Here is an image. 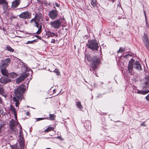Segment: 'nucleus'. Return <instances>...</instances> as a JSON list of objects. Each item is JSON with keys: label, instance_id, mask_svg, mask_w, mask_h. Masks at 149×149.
Masks as SVG:
<instances>
[{"label": "nucleus", "instance_id": "1", "mask_svg": "<svg viewBox=\"0 0 149 149\" xmlns=\"http://www.w3.org/2000/svg\"><path fill=\"white\" fill-rule=\"evenodd\" d=\"M26 87L25 85H22L14 90L15 95H14L13 100L15 102V106L16 107H18L19 104V102L22 100V97L25 91Z\"/></svg>", "mask_w": 149, "mask_h": 149}, {"label": "nucleus", "instance_id": "2", "mask_svg": "<svg viewBox=\"0 0 149 149\" xmlns=\"http://www.w3.org/2000/svg\"><path fill=\"white\" fill-rule=\"evenodd\" d=\"M43 21L42 14L39 12L36 13L34 18L30 21V23L32 24H35V26L38 28L36 33L40 34L42 30V22Z\"/></svg>", "mask_w": 149, "mask_h": 149}, {"label": "nucleus", "instance_id": "3", "mask_svg": "<svg viewBox=\"0 0 149 149\" xmlns=\"http://www.w3.org/2000/svg\"><path fill=\"white\" fill-rule=\"evenodd\" d=\"M88 47L93 51L97 50L98 45L96 40H94L89 41L88 43Z\"/></svg>", "mask_w": 149, "mask_h": 149}, {"label": "nucleus", "instance_id": "4", "mask_svg": "<svg viewBox=\"0 0 149 149\" xmlns=\"http://www.w3.org/2000/svg\"><path fill=\"white\" fill-rule=\"evenodd\" d=\"M85 58L89 61H91L92 60V58L89 55H86L85 56ZM93 64L94 65H99L100 64V59H97L95 58L93 60Z\"/></svg>", "mask_w": 149, "mask_h": 149}, {"label": "nucleus", "instance_id": "5", "mask_svg": "<svg viewBox=\"0 0 149 149\" xmlns=\"http://www.w3.org/2000/svg\"><path fill=\"white\" fill-rule=\"evenodd\" d=\"M61 22L59 20H54L53 22H50V24L53 27L58 29L61 26Z\"/></svg>", "mask_w": 149, "mask_h": 149}, {"label": "nucleus", "instance_id": "6", "mask_svg": "<svg viewBox=\"0 0 149 149\" xmlns=\"http://www.w3.org/2000/svg\"><path fill=\"white\" fill-rule=\"evenodd\" d=\"M143 41L145 46L149 51V40L147 34L144 33L143 37Z\"/></svg>", "mask_w": 149, "mask_h": 149}, {"label": "nucleus", "instance_id": "7", "mask_svg": "<svg viewBox=\"0 0 149 149\" xmlns=\"http://www.w3.org/2000/svg\"><path fill=\"white\" fill-rule=\"evenodd\" d=\"M11 79L7 76L2 77L0 79V82L3 85L11 82Z\"/></svg>", "mask_w": 149, "mask_h": 149}, {"label": "nucleus", "instance_id": "8", "mask_svg": "<svg viewBox=\"0 0 149 149\" xmlns=\"http://www.w3.org/2000/svg\"><path fill=\"white\" fill-rule=\"evenodd\" d=\"M29 75V73H26L20 76L16 79V83L17 84L20 83L27 77Z\"/></svg>", "mask_w": 149, "mask_h": 149}, {"label": "nucleus", "instance_id": "9", "mask_svg": "<svg viewBox=\"0 0 149 149\" xmlns=\"http://www.w3.org/2000/svg\"><path fill=\"white\" fill-rule=\"evenodd\" d=\"M19 17L21 18L24 19H29L31 18V15L27 11L24 12L19 15Z\"/></svg>", "mask_w": 149, "mask_h": 149}, {"label": "nucleus", "instance_id": "10", "mask_svg": "<svg viewBox=\"0 0 149 149\" xmlns=\"http://www.w3.org/2000/svg\"><path fill=\"white\" fill-rule=\"evenodd\" d=\"M6 66H0V69L2 74L8 77L9 73L8 72V70L6 68Z\"/></svg>", "mask_w": 149, "mask_h": 149}, {"label": "nucleus", "instance_id": "11", "mask_svg": "<svg viewBox=\"0 0 149 149\" xmlns=\"http://www.w3.org/2000/svg\"><path fill=\"white\" fill-rule=\"evenodd\" d=\"M58 15L57 11L55 10L50 11L49 13V17L53 19H55Z\"/></svg>", "mask_w": 149, "mask_h": 149}, {"label": "nucleus", "instance_id": "12", "mask_svg": "<svg viewBox=\"0 0 149 149\" xmlns=\"http://www.w3.org/2000/svg\"><path fill=\"white\" fill-rule=\"evenodd\" d=\"M46 34L48 38L54 37L55 36L56 37H58V35L57 33H55L49 31H46Z\"/></svg>", "mask_w": 149, "mask_h": 149}, {"label": "nucleus", "instance_id": "13", "mask_svg": "<svg viewBox=\"0 0 149 149\" xmlns=\"http://www.w3.org/2000/svg\"><path fill=\"white\" fill-rule=\"evenodd\" d=\"M17 123L13 119H12L10 121L9 125L10 129L11 130H14V128L17 125Z\"/></svg>", "mask_w": 149, "mask_h": 149}, {"label": "nucleus", "instance_id": "14", "mask_svg": "<svg viewBox=\"0 0 149 149\" xmlns=\"http://www.w3.org/2000/svg\"><path fill=\"white\" fill-rule=\"evenodd\" d=\"M84 125L87 130L89 131L91 130V125L90 121L88 120L86 121V122L84 123Z\"/></svg>", "mask_w": 149, "mask_h": 149}, {"label": "nucleus", "instance_id": "15", "mask_svg": "<svg viewBox=\"0 0 149 149\" xmlns=\"http://www.w3.org/2000/svg\"><path fill=\"white\" fill-rule=\"evenodd\" d=\"M19 144L21 145V148L24 147L25 143L24 136H19Z\"/></svg>", "mask_w": 149, "mask_h": 149}, {"label": "nucleus", "instance_id": "16", "mask_svg": "<svg viewBox=\"0 0 149 149\" xmlns=\"http://www.w3.org/2000/svg\"><path fill=\"white\" fill-rule=\"evenodd\" d=\"M0 4L3 6L4 10H6L8 8V3L6 0H0Z\"/></svg>", "mask_w": 149, "mask_h": 149}, {"label": "nucleus", "instance_id": "17", "mask_svg": "<svg viewBox=\"0 0 149 149\" xmlns=\"http://www.w3.org/2000/svg\"><path fill=\"white\" fill-rule=\"evenodd\" d=\"M20 0H15L13 1L12 3V8H15L17 7L20 3Z\"/></svg>", "mask_w": 149, "mask_h": 149}, {"label": "nucleus", "instance_id": "18", "mask_svg": "<svg viewBox=\"0 0 149 149\" xmlns=\"http://www.w3.org/2000/svg\"><path fill=\"white\" fill-rule=\"evenodd\" d=\"M21 70L24 73L26 72H29L30 71L32 72V70L30 68L28 67L27 66H22L21 67Z\"/></svg>", "mask_w": 149, "mask_h": 149}, {"label": "nucleus", "instance_id": "19", "mask_svg": "<svg viewBox=\"0 0 149 149\" xmlns=\"http://www.w3.org/2000/svg\"><path fill=\"white\" fill-rule=\"evenodd\" d=\"M134 64L135 65H141L139 61H136L135 62L134 59H131L129 62V65H133Z\"/></svg>", "mask_w": 149, "mask_h": 149}, {"label": "nucleus", "instance_id": "20", "mask_svg": "<svg viewBox=\"0 0 149 149\" xmlns=\"http://www.w3.org/2000/svg\"><path fill=\"white\" fill-rule=\"evenodd\" d=\"M10 58H8L5 59L2 61V65H8L10 64Z\"/></svg>", "mask_w": 149, "mask_h": 149}, {"label": "nucleus", "instance_id": "21", "mask_svg": "<svg viewBox=\"0 0 149 149\" xmlns=\"http://www.w3.org/2000/svg\"><path fill=\"white\" fill-rule=\"evenodd\" d=\"M10 147L11 149H22L21 147V145L19 144H15L13 145H10Z\"/></svg>", "mask_w": 149, "mask_h": 149}, {"label": "nucleus", "instance_id": "22", "mask_svg": "<svg viewBox=\"0 0 149 149\" xmlns=\"http://www.w3.org/2000/svg\"><path fill=\"white\" fill-rule=\"evenodd\" d=\"M10 110L13 112L15 117H16V110L15 107L13 105H11Z\"/></svg>", "mask_w": 149, "mask_h": 149}, {"label": "nucleus", "instance_id": "23", "mask_svg": "<svg viewBox=\"0 0 149 149\" xmlns=\"http://www.w3.org/2000/svg\"><path fill=\"white\" fill-rule=\"evenodd\" d=\"M145 86L143 87V89L146 91H147L149 90V82L148 81H146L144 82Z\"/></svg>", "mask_w": 149, "mask_h": 149}, {"label": "nucleus", "instance_id": "24", "mask_svg": "<svg viewBox=\"0 0 149 149\" xmlns=\"http://www.w3.org/2000/svg\"><path fill=\"white\" fill-rule=\"evenodd\" d=\"M17 76V74L14 72H11L9 73L8 77L12 78H15Z\"/></svg>", "mask_w": 149, "mask_h": 149}, {"label": "nucleus", "instance_id": "25", "mask_svg": "<svg viewBox=\"0 0 149 149\" xmlns=\"http://www.w3.org/2000/svg\"><path fill=\"white\" fill-rule=\"evenodd\" d=\"M149 92V90L147 91H139L137 90V93L138 94H141L144 95H145Z\"/></svg>", "mask_w": 149, "mask_h": 149}, {"label": "nucleus", "instance_id": "26", "mask_svg": "<svg viewBox=\"0 0 149 149\" xmlns=\"http://www.w3.org/2000/svg\"><path fill=\"white\" fill-rule=\"evenodd\" d=\"M133 66H127V71L130 74H132V71L133 68Z\"/></svg>", "mask_w": 149, "mask_h": 149}, {"label": "nucleus", "instance_id": "27", "mask_svg": "<svg viewBox=\"0 0 149 149\" xmlns=\"http://www.w3.org/2000/svg\"><path fill=\"white\" fill-rule=\"evenodd\" d=\"M76 105L77 108L80 109H83V107L81 104V102H76Z\"/></svg>", "mask_w": 149, "mask_h": 149}, {"label": "nucleus", "instance_id": "28", "mask_svg": "<svg viewBox=\"0 0 149 149\" xmlns=\"http://www.w3.org/2000/svg\"><path fill=\"white\" fill-rule=\"evenodd\" d=\"M97 66H90V70L91 71L95 70L97 69Z\"/></svg>", "mask_w": 149, "mask_h": 149}, {"label": "nucleus", "instance_id": "29", "mask_svg": "<svg viewBox=\"0 0 149 149\" xmlns=\"http://www.w3.org/2000/svg\"><path fill=\"white\" fill-rule=\"evenodd\" d=\"M56 116L53 114H50L49 117L48 118H49L51 120H54L55 119Z\"/></svg>", "mask_w": 149, "mask_h": 149}, {"label": "nucleus", "instance_id": "30", "mask_svg": "<svg viewBox=\"0 0 149 149\" xmlns=\"http://www.w3.org/2000/svg\"><path fill=\"white\" fill-rule=\"evenodd\" d=\"M125 52V48L123 47H120L119 49L117 51L118 53H122Z\"/></svg>", "mask_w": 149, "mask_h": 149}, {"label": "nucleus", "instance_id": "31", "mask_svg": "<svg viewBox=\"0 0 149 149\" xmlns=\"http://www.w3.org/2000/svg\"><path fill=\"white\" fill-rule=\"evenodd\" d=\"M96 0H91V3L93 7H95L96 5Z\"/></svg>", "mask_w": 149, "mask_h": 149}, {"label": "nucleus", "instance_id": "32", "mask_svg": "<svg viewBox=\"0 0 149 149\" xmlns=\"http://www.w3.org/2000/svg\"><path fill=\"white\" fill-rule=\"evenodd\" d=\"M44 119L49 120V119H48V118L47 117H44V118H36V120L37 121H39L40 120H44Z\"/></svg>", "mask_w": 149, "mask_h": 149}, {"label": "nucleus", "instance_id": "33", "mask_svg": "<svg viewBox=\"0 0 149 149\" xmlns=\"http://www.w3.org/2000/svg\"><path fill=\"white\" fill-rule=\"evenodd\" d=\"M19 136H24L23 134L22 130L21 125L19 126Z\"/></svg>", "mask_w": 149, "mask_h": 149}, {"label": "nucleus", "instance_id": "34", "mask_svg": "<svg viewBox=\"0 0 149 149\" xmlns=\"http://www.w3.org/2000/svg\"><path fill=\"white\" fill-rule=\"evenodd\" d=\"M6 49L12 52H13L14 51V49L9 45L7 46Z\"/></svg>", "mask_w": 149, "mask_h": 149}, {"label": "nucleus", "instance_id": "35", "mask_svg": "<svg viewBox=\"0 0 149 149\" xmlns=\"http://www.w3.org/2000/svg\"><path fill=\"white\" fill-rule=\"evenodd\" d=\"M53 129V128L52 127H49L47 128L44 131L45 132H48L51 130H52Z\"/></svg>", "mask_w": 149, "mask_h": 149}, {"label": "nucleus", "instance_id": "36", "mask_svg": "<svg viewBox=\"0 0 149 149\" xmlns=\"http://www.w3.org/2000/svg\"><path fill=\"white\" fill-rule=\"evenodd\" d=\"M4 91V89L3 87L0 85V94H3Z\"/></svg>", "mask_w": 149, "mask_h": 149}, {"label": "nucleus", "instance_id": "37", "mask_svg": "<svg viewBox=\"0 0 149 149\" xmlns=\"http://www.w3.org/2000/svg\"><path fill=\"white\" fill-rule=\"evenodd\" d=\"M54 72L56 74V75L57 76H59L60 75V72L58 71V69H55L54 70Z\"/></svg>", "mask_w": 149, "mask_h": 149}, {"label": "nucleus", "instance_id": "38", "mask_svg": "<svg viewBox=\"0 0 149 149\" xmlns=\"http://www.w3.org/2000/svg\"><path fill=\"white\" fill-rule=\"evenodd\" d=\"M13 131H14L15 133V134L16 135L18 134V131L15 128V127L14 128V130H11Z\"/></svg>", "mask_w": 149, "mask_h": 149}, {"label": "nucleus", "instance_id": "39", "mask_svg": "<svg viewBox=\"0 0 149 149\" xmlns=\"http://www.w3.org/2000/svg\"><path fill=\"white\" fill-rule=\"evenodd\" d=\"M3 112V110L2 108L1 107L0 105V115H1L2 114Z\"/></svg>", "mask_w": 149, "mask_h": 149}, {"label": "nucleus", "instance_id": "40", "mask_svg": "<svg viewBox=\"0 0 149 149\" xmlns=\"http://www.w3.org/2000/svg\"><path fill=\"white\" fill-rule=\"evenodd\" d=\"M132 56V54H127L123 56L125 58H128L129 56L131 57Z\"/></svg>", "mask_w": 149, "mask_h": 149}, {"label": "nucleus", "instance_id": "41", "mask_svg": "<svg viewBox=\"0 0 149 149\" xmlns=\"http://www.w3.org/2000/svg\"><path fill=\"white\" fill-rule=\"evenodd\" d=\"M135 68L138 70H142V68L141 67V66H135Z\"/></svg>", "mask_w": 149, "mask_h": 149}, {"label": "nucleus", "instance_id": "42", "mask_svg": "<svg viewBox=\"0 0 149 149\" xmlns=\"http://www.w3.org/2000/svg\"><path fill=\"white\" fill-rule=\"evenodd\" d=\"M145 78L146 79V81H148L149 82V74L146 75L145 76Z\"/></svg>", "mask_w": 149, "mask_h": 149}, {"label": "nucleus", "instance_id": "43", "mask_svg": "<svg viewBox=\"0 0 149 149\" xmlns=\"http://www.w3.org/2000/svg\"><path fill=\"white\" fill-rule=\"evenodd\" d=\"M145 121L143 122L141 124V125L143 126L144 127H145L146 125L145 124Z\"/></svg>", "mask_w": 149, "mask_h": 149}, {"label": "nucleus", "instance_id": "44", "mask_svg": "<svg viewBox=\"0 0 149 149\" xmlns=\"http://www.w3.org/2000/svg\"><path fill=\"white\" fill-rule=\"evenodd\" d=\"M51 42L53 43H54L55 42V40L54 39H52L51 40Z\"/></svg>", "mask_w": 149, "mask_h": 149}, {"label": "nucleus", "instance_id": "45", "mask_svg": "<svg viewBox=\"0 0 149 149\" xmlns=\"http://www.w3.org/2000/svg\"><path fill=\"white\" fill-rule=\"evenodd\" d=\"M146 98L147 101H149V94L146 97Z\"/></svg>", "mask_w": 149, "mask_h": 149}, {"label": "nucleus", "instance_id": "46", "mask_svg": "<svg viewBox=\"0 0 149 149\" xmlns=\"http://www.w3.org/2000/svg\"><path fill=\"white\" fill-rule=\"evenodd\" d=\"M1 95L3 96H4V97L5 98L7 96V95L5 93L4 91V93H3V94Z\"/></svg>", "mask_w": 149, "mask_h": 149}, {"label": "nucleus", "instance_id": "47", "mask_svg": "<svg viewBox=\"0 0 149 149\" xmlns=\"http://www.w3.org/2000/svg\"><path fill=\"white\" fill-rule=\"evenodd\" d=\"M57 138L59 139H60V140L61 141H62V140H63V139L62 138H61V136H58L57 137Z\"/></svg>", "mask_w": 149, "mask_h": 149}, {"label": "nucleus", "instance_id": "48", "mask_svg": "<svg viewBox=\"0 0 149 149\" xmlns=\"http://www.w3.org/2000/svg\"><path fill=\"white\" fill-rule=\"evenodd\" d=\"M3 102V101L2 98L0 97V104H2Z\"/></svg>", "mask_w": 149, "mask_h": 149}, {"label": "nucleus", "instance_id": "49", "mask_svg": "<svg viewBox=\"0 0 149 149\" xmlns=\"http://www.w3.org/2000/svg\"><path fill=\"white\" fill-rule=\"evenodd\" d=\"M33 42V41H28L27 42V44H30V43H32Z\"/></svg>", "mask_w": 149, "mask_h": 149}, {"label": "nucleus", "instance_id": "50", "mask_svg": "<svg viewBox=\"0 0 149 149\" xmlns=\"http://www.w3.org/2000/svg\"><path fill=\"white\" fill-rule=\"evenodd\" d=\"M55 5L57 7H58L59 6V5L57 3H55Z\"/></svg>", "mask_w": 149, "mask_h": 149}, {"label": "nucleus", "instance_id": "51", "mask_svg": "<svg viewBox=\"0 0 149 149\" xmlns=\"http://www.w3.org/2000/svg\"><path fill=\"white\" fill-rule=\"evenodd\" d=\"M3 125H2V124H0V128H1V129H2V127H3Z\"/></svg>", "mask_w": 149, "mask_h": 149}, {"label": "nucleus", "instance_id": "52", "mask_svg": "<svg viewBox=\"0 0 149 149\" xmlns=\"http://www.w3.org/2000/svg\"><path fill=\"white\" fill-rule=\"evenodd\" d=\"M29 112L28 111L26 113V115H29Z\"/></svg>", "mask_w": 149, "mask_h": 149}, {"label": "nucleus", "instance_id": "53", "mask_svg": "<svg viewBox=\"0 0 149 149\" xmlns=\"http://www.w3.org/2000/svg\"><path fill=\"white\" fill-rule=\"evenodd\" d=\"M144 15H145V17L146 18V13H145V11H144Z\"/></svg>", "mask_w": 149, "mask_h": 149}, {"label": "nucleus", "instance_id": "54", "mask_svg": "<svg viewBox=\"0 0 149 149\" xmlns=\"http://www.w3.org/2000/svg\"><path fill=\"white\" fill-rule=\"evenodd\" d=\"M143 68H144V70L145 71L146 70V69H145V66L143 65Z\"/></svg>", "mask_w": 149, "mask_h": 149}, {"label": "nucleus", "instance_id": "55", "mask_svg": "<svg viewBox=\"0 0 149 149\" xmlns=\"http://www.w3.org/2000/svg\"><path fill=\"white\" fill-rule=\"evenodd\" d=\"M1 129H2L1 128H0V133H1Z\"/></svg>", "mask_w": 149, "mask_h": 149}, {"label": "nucleus", "instance_id": "56", "mask_svg": "<svg viewBox=\"0 0 149 149\" xmlns=\"http://www.w3.org/2000/svg\"><path fill=\"white\" fill-rule=\"evenodd\" d=\"M43 68H44V67H43ZM42 68H41L40 69V70H42Z\"/></svg>", "mask_w": 149, "mask_h": 149}, {"label": "nucleus", "instance_id": "57", "mask_svg": "<svg viewBox=\"0 0 149 149\" xmlns=\"http://www.w3.org/2000/svg\"><path fill=\"white\" fill-rule=\"evenodd\" d=\"M40 3V1H39V0H37Z\"/></svg>", "mask_w": 149, "mask_h": 149}, {"label": "nucleus", "instance_id": "58", "mask_svg": "<svg viewBox=\"0 0 149 149\" xmlns=\"http://www.w3.org/2000/svg\"><path fill=\"white\" fill-rule=\"evenodd\" d=\"M21 149H26L24 148V147H22V148Z\"/></svg>", "mask_w": 149, "mask_h": 149}, {"label": "nucleus", "instance_id": "59", "mask_svg": "<svg viewBox=\"0 0 149 149\" xmlns=\"http://www.w3.org/2000/svg\"><path fill=\"white\" fill-rule=\"evenodd\" d=\"M15 117V119H17V117Z\"/></svg>", "mask_w": 149, "mask_h": 149}, {"label": "nucleus", "instance_id": "60", "mask_svg": "<svg viewBox=\"0 0 149 149\" xmlns=\"http://www.w3.org/2000/svg\"><path fill=\"white\" fill-rule=\"evenodd\" d=\"M101 83H102V84H103V83H102V82H101Z\"/></svg>", "mask_w": 149, "mask_h": 149}, {"label": "nucleus", "instance_id": "61", "mask_svg": "<svg viewBox=\"0 0 149 149\" xmlns=\"http://www.w3.org/2000/svg\"><path fill=\"white\" fill-rule=\"evenodd\" d=\"M29 81H28V83H29Z\"/></svg>", "mask_w": 149, "mask_h": 149}, {"label": "nucleus", "instance_id": "62", "mask_svg": "<svg viewBox=\"0 0 149 149\" xmlns=\"http://www.w3.org/2000/svg\"><path fill=\"white\" fill-rule=\"evenodd\" d=\"M93 74H94V71H93Z\"/></svg>", "mask_w": 149, "mask_h": 149}, {"label": "nucleus", "instance_id": "63", "mask_svg": "<svg viewBox=\"0 0 149 149\" xmlns=\"http://www.w3.org/2000/svg\"><path fill=\"white\" fill-rule=\"evenodd\" d=\"M45 69H46V67H45Z\"/></svg>", "mask_w": 149, "mask_h": 149}]
</instances>
